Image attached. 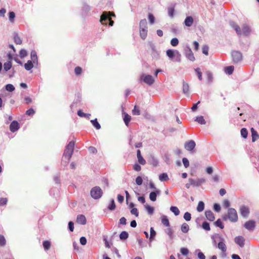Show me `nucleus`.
<instances>
[{"mask_svg":"<svg viewBox=\"0 0 259 259\" xmlns=\"http://www.w3.org/2000/svg\"><path fill=\"white\" fill-rule=\"evenodd\" d=\"M222 218L224 221L228 219L232 222H236L238 220V214L234 208H229L228 210L227 214L224 215Z\"/></svg>","mask_w":259,"mask_h":259,"instance_id":"1","label":"nucleus"},{"mask_svg":"<svg viewBox=\"0 0 259 259\" xmlns=\"http://www.w3.org/2000/svg\"><path fill=\"white\" fill-rule=\"evenodd\" d=\"M30 56L31 60H28L27 63L24 64V68L27 70H30L33 68L34 64H37L38 62L37 56L35 51H32Z\"/></svg>","mask_w":259,"mask_h":259,"instance_id":"2","label":"nucleus"},{"mask_svg":"<svg viewBox=\"0 0 259 259\" xmlns=\"http://www.w3.org/2000/svg\"><path fill=\"white\" fill-rule=\"evenodd\" d=\"M74 142L71 141L66 146L63 156L65 159H66L67 161H69L74 151Z\"/></svg>","mask_w":259,"mask_h":259,"instance_id":"3","label":"nucleus"},{"mask_svg":"<svg viewBox=\"0 0 259 259\" xmlns=\"http://www.w3.org/2000/svg\"><path fill=\"white\" fill-rule=\"evenodd\" d=\"M147 23L145 19L140 22V35L142 39H145L147 36L148 32Z\"/></svg>","mask_w":259,"mask_h":259,"instance_id":"4","label":"nucleus"},{"mask_svg":"<svg viewBox=\"0 0 259 259\" xmlns=\"http://www.w3.org/2000/svg\"><path fill=\"white\" fill-rule=\"evenodd\" d=\"M90 193L92 197L98 199L102 196L103 191L99 187L96 186L91 189Z\"/></svg>","mask_w":259,"mask_h":259,"instance_id":"5","label":"nucleus"},{"mask_svg":"<svg viewBox=\"0 0 259 259\" xmlns=\"http://www.w3.org/2000/svg\"><path fill=\"white\" fill-rule=\"evenodd\" d=\"M110 15L115 16V14L113 12H109L108 13L106 12H103L101 16L100 22L103 24V21L108 20L109 21V25L113 26L114 21L111 19Z\"/></svg>","mask_w":259,"mask_h":259,"instance_id":"6","label":"nucleus"},{"mask_svg":"<svg viewBox=\"0 0 259 259\" xmlns=\"http://www.w3.org/2000/svg\"><path fill=\"white\" fill-rule=\"evenodd\" d=\"M255 226V222L251 220L246 222L243 225L244 227L249 231H252L254 229Z\"/></svg>","mask_w":259,"mask_h":259,"instance_id":"7","label":"nucleus"},{"mask_svg":"<svg viewBox=\"0 0 259 259\" xmlns=\"http://www.w3.org/2000/svg\"><path fill=\"white\" fill-rule=\"evenodd\" d=\"M232 58L234 62L237 63L242 60V54L239 51H234L232 53Z\"/></svg>","mask_w":259,"mask_h":259,"instance_id":"8","label":"nucleus"},{"mask_svg":"<svg viewBox=\"0 0 259 259\" xmlns=\"http://www.w3.org/2000/svg\"><path fill=\"white\" fill-rule=\"evenodd\" d=\"M196 146V144L194 141L190 140L189 141L186 142L185 143L184 147L185 148L189 151L191 152H193V150L194 149Z\"/></svg>","mask_w":259,"mask_h":259,"instance_id":"9","label":"nucleus"},{"mask_svg":"<svg viewBox=\"0 0 259 259\" xmlns=\"http://www.w3.org/2000/svg\"><path fill=\"white\" fill-rule=\"evenodd\" d=\"M218 248L222 251L223 256H226L227 246L223 241V239H221V241L218 244Z\"/></svg>","mask_w":259,"mask_h":259,"instance_id":"10","label":"nucleus"},{"mask_svg":"<svg viewBox=\"0 0 259 259\" xmlns=\"http://www.w3.org/2000/svg\"><path fill=\"white\" fill-rule=\"evenodd\" d=\"M20 128L19 123L16 120L13 121L10 125V130L14 133Z\"/></svg>","mask_w":259,"mask_h":259,"instance_id":"11","label":"nucleus"},{"mask_svg":"<svg viewBox=\"0 0 259 259\" xmlns=\"http://www.w3.org/2000/svg\"><path fill=\"white\" fill-rule=\"evenodd\" d=\"M240 212L242 217L246 218L249 213V208L245 206H242L240 208Z\"/></svg>","mask_w":259,"mask_h":259,"instance_id":"12","label":"nucleus"},{"mask_svg":"<svg viewBox=\"0 0 259 259\" xmlns=\"http://www.w3.org/2000/svg\"><path fill=\"white\" fill-rule=\"evenodd\" d=\"M234 241L235 242L241 247L244 246L245 239L242 236H239L235 237Z\"/></svg>","mask_w":259,"mask_h":259,"instance_id":"13","label":"nucleus"},{"mask_svg":"<svg viewBox=\"0 0 259 259\" xmlns=\"http://www.w3.org/2000/svg\"><path fill=\"white\" fill-rule=\"evenodd\" d=\"M189 182L190 183V185L193 186H198L200 185L202 183L205 182V180L203 179H199L197 181H195L192 179H189Z\"/></svg>","mask_w":259,"mask_h":259,"instance_id":"14","label":"nucleus"},{"mask_svg":"<svg viewBox=\"0 0 259 259\" xmlns=\"http://www.w3.org/2000/svg\"><path fill=\"white\" fill-rule=\"evenodd\" d=\"M76 223L81 225H85L87 223V220L85 216L82 214L78 215L77 217Z\"/></svg>","mask_w":259,"mask_h":259,"instance_id":"15","label":"nucleus"},{"mask_svg":"<svg viewBox=\"0 0 259 259\" xmlns=\"http://www.w3.org/2000/svg\"><path fill=\"white\" fill-rule=\"evenodd\" d=\"M205 217L210 221H213L215 219L214 215L211 210H206L205 212Z\"/></svg>","mask_w":259,"mask_h":259,"instance_id":"16","label":"nucleus"},{"mask_svg":"<svg viewBox=\"0 0 259 259\" xmlns=\"http://www.w3.org/2000/svg\"><path fill=\"white\" fill-rule=\"evenodd\" d=\"M159 190H156L155 192H152L149 194V198L152 201H155L156 200V197L160 193Z\"/></svg>","mask_w":259,"mask_h":259,"instance_id":"17","label":"nucleus"},{"mask_svg":"<svg viewBox=\"0 0 259 259\" xmlns=\"http://www.w3.org/2000/svg\"><path fill=\"white\" fill-rule=\"evenodd\" d=\"M194 22V20L192 17L188 16L186 18L184 21V24L186 26L190 27L192 25Z\"/></svg>","mask_w":259,"mask_h":259,"instance_id":"18","label":"nucleus"},{"mask_svg":"<svg viewBox=\"0 0 259 259\" xmlns=\"http://www.w3.org/2000/svg\"><path fill=\"white\" fill-rule=\"evenodd\" d=\"M137 158L138 162L140 164L142 165H145L146 164V160L141 155V151L140 150H137Z\"/></svg>","mask_w":259,"mask_h":259,"instance_id":"19","label":"nucleus"},{"mask_svg":"<svg viewBox=\"0 0 259 259\" xmlns=\"http://www.w3.org/2000/svg\"><path fill=\"white\" fill-rule=\"evenodd\" d=\"M231 26L234 29L238 35H242V31L240 27L234 22H232L231 24Z\"/></svg>","mask_w":259,"mask_h":259,"instance_id":"20","label":"nucleus"},{"mask_svg":"<svg viewBox=\"0 0 259 259\" xmlns=\"http://www.w3.org/2000/svg\"><path fill=\"white\" fill-rule=\"evenodd\" d=\"M251 132L252 137V142H254L258 139V134H257V132L252 127L251 128Z\"/></svg>","mask_w":259,"mask_h":259,"instance_id":"21","label":"nucleus"},{"mask_svg":"<svg viewBox=\"0 0 259 259\" xmlns=\"http://www.w3.org/2000/svg\"><path fill=\"white\" fill-rule=\"evenodd\" d=\"M186 57L188 59L191 61H194L195 60V57L191 49H189L186 53Z\"/></svg>","mask_w":259,"mask_h":259,"instance_id":"22","label":"nucleus"},{"mask_svg":"<svg viewBox=\"0 0 259 259\" xmlns=\"http://www.w3.org/2000/svg\"><path fill=\"white\" fill-rule=\"evenodd\" d=\"M161 222L162 224L165 227H169L170 226L169 220L167 219V217L165 215H162L161 217Z\"/></svg>","mask_w":259,"mask_h":259,"instance_id":"23","label":"nucleus"},{"mask_svg":"<svg viewBox=\"0 0 259 259\" xmlns=\"http://www.w3.org/2000/svg\"><path fill=\"white\" fill-rule=\"evenodd\" d=\"M242 34L244 35H247L250 32V29L247 25H243L242 28Z\"/></svg>","mask_w":259,"mask_h":259,"instance_id":"24","label":"nucleus"},{"mask_svg":"<svg viewBox=\"0 0 259 259\" xmlns=\"http://www.w3.org/2000/svg\"><path fill=\"white\" fill-rule=\"evenodd\" d=\"M175 5H172L168 8V14L170 18L174 16Z\"/></svg>","mask_w":259,"mask_h":259,"instance_id":"25","label":"nucleus"},{"mask_svg":"<svg viewBox=\"0 0 259 259\" xmlns=\"http://www.w3.org/2000/svg\"><path fill=\"white\" fill-rule=\"evenodd\" d=\"M43 247L46 250H48L50 249L51 246V243L50 241L48 240H45L42 243Z\"/></svg>","mask_w":259,"mask_h":259,"instance_id":"26","label":"nucleus"},{"mask_svg":"<svg viewBox=\"0 0 259 259\" xmlns=\"http://www.w3.org/2000/svg\"><path fill=\"white\" fill-rule=\"evenodd\" d=\"M183 93L187 94L189 91V85L187 82H184L183 84Z\"/></svg>","mask_w":259,"mask_h":259,"instance_id":"27","label":"nucleus"},{"mask_svg":"<svg viewBox=\"0 0 259 259\" xmlns=\"http://www.w3.org/2000/svg\"><path fill=\"white\" fill-rule=\"evenodd\" d=\"M204 208V203L203 201H199L198 202L197 210L198 212H201Z\"/></svg>","mask_w":259,"mask_h":259,"instance_id":"28","label":"nucleus"},{"mask_svg":"<svg viewBox=\"0 0 259 259\" xmlns=\"http://www.w3.org/2000/svg\"><path fill=\"white\" fill-rule=\"evenodd\" d=\"M234 69V67L233 66H227L225 68V72L228 74H231Z\"/></svg>","mask_w":259,"mask_h":259,"instance_id":"29","label":"nucleus"},{"mask_svg":"<svg viewBox=\"0 0 259 259\" xmlns=\"http://www.w3.org/2000/svg\"><path fill=\"white\" fill-rule=\"evenodd\" d=\"M189 230V227L186 223H184L181 226V230L183 233H187Z\"/></svg>","mask_w":259,"mask_h":259,"instance_id":"30","label":"nucleus"},{"mask_svg":"<svg viewBox=\"0 0 259 259\" xmlns=\"http://www.w3.org/2000/svg\"><path fill=\"white\" fill-rule=\"evenodd\" d=\"M128 237V234L126 231H122L119 235V238L121 240H125Z\"/></svg>","mask_w":259,"mask_h":259,"instance_id":"31","label":"nucleus"},{"mask_svg":"<svg viewBox=\"0 0 259 259\" xmlns=\"http://www.w3.org/2000/svg\"><path fill=\"white\" fill-rule=\"evenodd\" d=\"M131 119V117L128 114H125L123 118L124 122L126 125L128 126V123Z\"/></svg>","mask_w":259,"mask_h":259,"instance_id":"32","label":"nucleus"},{"mask_svg":"<svg viewBox=\"0 0 259 259\" xmlns=\"http://www.w3.org/2000/svg\"><path fill=\"white\" fill-rule=\"evenodd\" d=\"M196 121H197L200 124H205L206 122L202 116H199L196 117Z\"/></svg>","mask_w":259,"mask_h":259,"instance_id":"33","label":"nucleus"},{"mask_svg":"<svg viewBox=\"0 0 259 259\" xmlns=\"http://www.w3.org/2000/svg\"><path fill=\"white\" fill-rule=\"evenodd\" d=\"M91 122L92 123L94 126L97 129L99 130L101 128L100 124L97 121V119L96 118L94 120H91Z\"/></svg>","mask_w":259,"mask_h":259,"instance_id":"34","label":"nucleus"},{"mask_svg":"<svg viewBox=\"0 0 259 259\" xmlns=\"http://www.w3.org/2000/svg\"><path fill=\"white\" fill-rule=\"evenodd\" d=\"M170 210L176 215H178L180 214V210L176 206H171Z\"/></svg>","mask_w":259,"mask_h":259,"instance_id":"35","label":"nucleus"},{"mask_svg":"<svg viewBox=\"0 0 259 259\" xmlns=\"http://www.w3.org/2000/svg\"><path fill=\"white\" fill-rule=\"evenodd\" d=\"M12 67L11 61H8L4 64V69L7 71L9 70Z\"/></svg>","mask_w":259,"mask_h":259,"instance_id":"36","label":"nucleus"},{"mask_svg":"<svg viewBox=\"0 0 259 259\" xmlns=\"http://www.w3.org/2000/svg\"><path fill=\"white\" fill-rule=\"evenodd\" d=\"M168 176L166 173H163L159 176V179L161 181H165L168 180Z\"/></svg>","mask_w":259,"mask_h":259,"instance_id":"37","label":"nucleus"},{"mask_svg":"<svg viewBox=\"0 0 259 259\" xmlns=\"http://www.w3.org/2000/svg\"><path fill=\"white\" fill-rule=\"evenodd\" d=\"M166 55L170 59L175 56V52L173 50L169 49L166 51Z\"/></svg>","mask_w":259,"mask_h":259,"instance_id":"38","label":"nucleus"},{"mask_svg":"<svg viewBox=\"0 0 259 259\" xmlns=\"http://www.w3.org/2000/svg\"><path fill=\"white\" fill-rule=\"evenodd\" d=\"M240 132H241V135L243 138L245 139L247 137L248 132H247V130H246V128H242Z\"/></svg>","mask_w":259,"mask_h":259,"instance_id":"39","label":"nucleus"},{"mask_svg":"<svg viewBox=\"0 0 259 259\" xmlns=\"http://www.w3.org/2000/svg\"><path fill=\"white\" fill-rule=\"evenodd\" d=\"M202 227L204 230L206 231H209L210 230L209 224L207 222H204L202 223Z\"/></svg>","mask_w":259,"mask_h":259,"instance_id":"40","label":"nucleus"},{"mask_svg":"<svg viewBox=\"0 0 259 259\" xmlns=\"http://www.w3.org/2000/svg\"><path fill=\"white\" fill-rule=\"evenodd\" d=\"M9 19L11 23H14V18H15V14L14 12H10L9 14Z\"/></svg>","mask_w":259,"mask_h":259,"instance_id":"41","label":"nucleus"},{"mask_svg":"<svg viewBox=\"0 0 259 259\" xmlns=\"http://www.w3.org/2000/svg\"><path fill=\"white\" fill-rule=\"evenodd\" d=\"M170 44L173 47H176L179 44V40L177 38L175 37L171 39Z\"/></svg>","mask_w":259,"mask_h":259,"instance_id":"42","label":"nucleus"},{"mask_svg":"<svg viewBox=\"0 0 259 259\" xmlns=\"http://www.w3.org/2000/svg\"><path fill=\"white\" fill-rule=\"evenodd\" d=\"M146 209L149 214H152L154 212V208L149 205H145Z\"/></svg>","mask_w":259,"mask_h":259,"instance_id":"43","label":"nucleus"},{"mask_svg":"<svg viewBox=\"0 0 259 259\" xmlns=\"http://www.w3.org/2000/svg\"><path fill=\"white\" fill-rule=\"evenodd\" d=\"M6 244V240L5 237L0 235V246H4Z\"/></svg>","mask_w":259,"mask_h":259,"instance_id":"44","label":"nucleus"},{"mask_svg":"<svg viewBox=\"0 0 259 259\" xmlns=\"http://www.w3.org/2000/svg\"><path fill=\"white\" fill-rule=\"evenodd\" d=\"M14 42L17 45H20L22 44V40L18 35H16L14 36Z\"/></svg>","mask_w":259,"mask_h":259,"instance_id":"45","label":"nucleus"},{"mask_svg":"<svg viewBox=\"0 0 259 259\" xmlns=\"http://www.w3.org/2000/svg\"><path fill=\"white\" fill-rule=\"evenodd\" d=\"M133 114L135 115H139L140 114V110L139 108L137 106H135L134 109L132 111Z\"/></svg>","mask_w":259,"mask_h":259,"instance_id":"46","label":"nucleus"},{"mask_svg":"<svg viewBox=\"0 0 259 259\" xmlns=\"http://www.w3.org/2000/svg\"><path fill=\"white\" fill-rule=\"evenodd\" d=\"M148 19L151 24H153L155 22V17L152 14L149 13L148 14Z\"/></svg>","mask_w":259,"mask_h":259,"instance_id":"47","label":"nucleus"},{"mask_svg":"<svg viewBox=\"0 0 259 259\" xmlns=\"http://www.w3.org/2000/svg\"><path fill=\"white\" fill-rule=\"evenodd\" d=\"M19 55L21 58H24L27 55V51L24 49L21 50L19 52Z\"/></svg>","mask_w":259,"mask_h":259,"instance_id":"48","label":"nucleus"},{"mask_svg":"<svg viewBox=\"0 0 259 259\" xmlns=\"http://www.w3.org/2000/svg\"><path fill=\"white\" fill-rule=\"evenodd\" d=\"M166 233L169 236L170 238H173V231L170 228H168L165 231Z\"/></svg>","mask_w":259,"mask_h":259,"instance_id":"49","label":"nucleus"},{"mask_svg":"<svg viewBox=\"0 0 259 259\" xmlns=\"http://www.w3.org/2000/svg\"><path fill=\"white\" fill-rule=\"evenodd\" d=\"M184 218L186 221H189L191 219V214L188 212H186L184 213Z\"/></svg>","mask_w":259,"mask_h":259,"instance_id":"50","label":"nucleus"},{"mask_svg":"<svg viewBox=\"0 0 259 259\" xmlns=\"http://www.w3.org/2000/svg\"><path fill=\"white\" fill-rule=\"evenodd\" d=\"M74 72L76 75H80L82 72V68L79 66L75 67L74 69Z\"/></svg>","mask_w":259,"mask_h":259,"instance_id":"51","label":"nucleus"},{"mask_svg":"<svg viewBox=\"0 0 259 259\" xmlns=\"http://www.w3.org/2000/svg\"><path fill=\"white\" fill-rule=\"evenodd\" d=\"M115 207H116V205H115V204L114 200V199H112L111 200L110 204L108 206V209L111 210H112L115 209Z\"/></svg>","mask_w":259,"mask_h":259,"instance_id":"52","label":"nucleus"},{"mask_svg":"<svg viewBox=\"0 0 259 259\" xmlns=\"http://www.w3.org/2000/svg\"><path fill=\"white\" fill-rule=\"evenodd\" d=\"M214 224L215 225V226L220 227L221 229L224 228V225L220 219H218L217 221H215L214 222Z\"/></svg>","mask_w":259,"mask_h":259,"instance_id":"53","label":"nucleus"},{"mask_svg":"<svg viewBox=\"0 0 259 259\" xmlns=\"http://www.w3.org/2000/svg\"><path fill=\"white\" fill-rule=\"evenodd\" d=\"M180 251L183 255H187L189 253V250L187 248L182 247L180 249Z\"/></svg>","mask_w":259,"mask_h":259,"instance_id":"54","label":"nucleus"},{"mask_svg":"<svg viewBox=\"0 0 259 259\" xmlns=\"http://www.w3.org/2000/svg\"><path fill=\"white\" fill-rule=\"evenodd\" d=\"M156 235V232L154 231L153 228L151 227L150 228V240H152L154 238V237Z\"/></svg>","mask_w":259,"mask_h":259,"instance_id":"55","label":"nucleus"},{"mask_svg":"<svg viewBox=\"0 0 259 259\" xmlns=\"http://www.w3.org/2000/svg\"><path fill=\"white\" fill-rule=\"evenodd\" d=\"M208 50L209 48L207 46H204L202 48V53L205 55H208Z\"/></svg>","mask_w":259,"mask_h":259,"instance_id":"56","label":"nucleus"},{"mask_svg":"<svg viewBox=\"0 0 259 259\" xmlns=\"http://www.w3.org/2000/svg\"><path fill=\"white\" fill-rule=\"evenodd\" d=\"M136 183L138 185H141L143 183V179L141 177L138 176L136 179Z\"/></svg>","mask_w":259,"mask_h":259,"instance_id":"57","label":"nucleus"},{"mask_svg":"<svg viewBox=\"0 0 259 259\" xmlns=\"http://www.w3.org/2000/svg\"><path fill=\"white\" fill-rule=\"evenodd\" d=\"M198 78L199 80H202V73L200 71V68H198L195 69Z\"/></svg>","mask_w":259,"mask_h":259,"instance_id":"58","label":"nucleus"},{"mask_svg":"<svg viewBox=\"0 0 259 259\" xmlns=\"http://www.w3.org/2000/svg\"><path fill=\"white\" fill-rule=\"evenodd\" d=\"M6 89L9 92H12L14 90V87L11 84H8L6 86Z\"/></svg>","mask_w":259,"mask_h":259,"instance_id":"59","label":"nucleus"},{"mask_svg":"<svg viewBox=\"0 0 259 259\" xmlns=\"http://www.w3.org/2000/svg\"><path fill=\"white\" fill-rule=\"evenodd\" d=\"M8 199L6 198H0V206H3L7 204Z\"/></svg>","mask_w":259,"mask_h":259,"instance_id":"60","label":"nucleus"},{"mask_svg":"<svg viewBox=\"0 0 259 259\" xmlns=\"http://www.w3.org/2000/svg\"><path fill=\"white\" fill-rule=\"evenodd\" d=\"M35 113V111L32 108H30L26 111V114L28 116H31Z\"/></svg>","mask_w":259,"mask_h":259,"instance_id":"61","label":"nucleus"},{"mask_svg":"<svg viewBox=\"0 0 259 259\" xmlns=\"http://www.w3.org/2000/svg\"><path fill=\"white\" fill-rule=\"evenodd\" d=\"M183 163L184 164V166L186 168H187L189 166V162L188 160L186 158H183L182 159Z\"/></svg>","mask_w":259,"mask_h":259,"instance_id":"62","label":"nucleus"},{"mask_svg":"<svg viewBox=\"0 0 259 259\" xmlns=\"http://www.w3.org/2000/svg\"><path fill=\"white\" fill-rule=\"evenodd\" d=\"M213 209L217 212H220L221 210V206L218 203H215L213 205Z\"/></svg>","mask_w":259,"mask_h":259,"instance_id":"63","label":"nucleus"},{"mask_svg":"<svg viewBox=\"0 0 259 259\" xmlns=\"http://www.w3.org/2000/svg\"><path fill=\"white\" fill-rule=\"evenodd\" d=\"M133 169L137 171H139L141 169V166L138 164H135L133 166Z\"/></svg>","mask_w":259,"mask_h":259,"instance_id":"64","label":"nucleus"}]
</instances>
